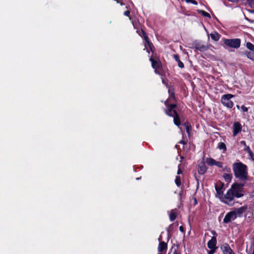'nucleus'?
<instances>
[{
  "mask_svg": "<svg viewBox=\"0 0 254 254\" xmlns=\"http://www.w3.org/2000/svg\"><path fill=\"white\" fill-rule=\"evenodd\" d=\"M244 184L235 183L227 191L223 198V202L229 205H232V201L235 197L239 198L244 195L243 193Z\"/></svg>",
  "mask_w": 254,
  "mask_h": 254,
  "instance_id": "nucleus-1",
  "label": "nucleus"
},
{
  "mask_svg": "<svg viewBox=\"0 0 254 254\" xmlns=\"http://www.w3.org/2000/svg\"><path fill=\"white\" fill-rule=\"evenodd\" d=\"M233 170L235 177L246 183L248 180L247 166L241 162L234 163L233 165Z\"/></svg>",
  "mask_w": 254,
  "mask_h": 254,
  "instance_id": "nucleus-2",
  "label": "nucleus"
},
{
  "mask_svg": "<svg viewBox=\"0 0 254 254\" xmlns=\"http://www.w3.org/2000/svg\"><path fill=\"white\" fill-rule=\"evenodd\" d=\"M169 92L170 96L165 102V105L166 106V109H165V112L167 115L170 117H173L175 114L177 113L175 110V108L177 107V105L175 104H170L169 103L172 102L173 100H175V93L174 92H172L170 89L169 90Z\"/></svg>",
  "mask_w": 254,
  "mask_h": 254,
  "instance_id": "nucleus-3",
  "label": "nucleus"
},
{
  "mask_svg": "<svg viewBox=\"0 0 254 254\" xmlns=\"http://www.w3.org/2000/svg\"><path fill=\"white\" fill-rule=\"evenodd\" d=\"M224 43L229 47L237 49L240 46L241 40L239 39H225L224 40Z\"/></svg>",
  "mask_w": 254,
  "mask_h": 254,
  "instance_id": "nucleus-4",
  "label": "nucleus"
},
{
  "mask_svg": "<svg viewBox=\"0 0 254 254\" xmlns=\"http://www.w3.org/2000/svg\"><path fill=\"white\" fill-rule=\"evenodd\" d=\"M192 48L200 51L204 52L209 49L210 45H205L201 42L195 40L192 44Z\"/></svg>",
  "mask_w": 254,
  "mask_h": 254,
  "instance_id": "nucleus-5",
  "label": "nucleus"
},
{
  "mask_svg": "<svg viewBox=\"0 0 254 254\" xmlns=\"http://www.w3.org/2000/svg\"><path fill=\"white\" fill-rule=\"evenodd\" d=\"M233 97V95L230 94H227L223 95L221 98L222 103L226 107L231 108L233 106V103L230 100V99Z\"/></svg>",
  "mask_w": 254,
  "mask_h": 254,
  "instance_id": "nucleus-6",
  "label": "nucleus"
},
{
  "mask_svg": "<svg viewBox=\"0 0 254 254\" xmlns=\"http://www.w3.org/2000/svg\"><path fill=\"white\" fill-rule=\"evenodd\" d=\"M144 41H145V43H144L145 48L147 50V52L148 54L150 53V52H153V49L154 48V46L153 44L149 41L148 37L146 35V33L144 32Z\"/></svg>",
  "mask_w": 254,
  "mask_h": 254,
  "instance_id": "nucleus-7",
  "label": "nucleus"
},
{
  "mask_svg": "<svg viewBox=\"0 0 254 254\" xmlns=\"http://www.w3.org/2000/svg\"><path fill=\"white\" fill-rule=\"evenodd\" d=\"M132 24L135 29H136V33L141 37H143V29L138 19L132 20Z\"/></svg>",
  "mask_w": 254,
  "mask_h": 254,
  "instance_id": "nucleus-8",
  "label": "nucleus"
},
{
  "mask_svg": "<svg viewBox=\"0 0 254 254\" xmlns=\"http://www.w3.org/2000/svg\"><path fill=\"white\" fill-rule=\"evenodd\" d=\"M236 218V215L232 211L228 212L225 216L223 219V222L225 223H228L231 222L232 220Z\"/></svg>",
  "mask_w": 254,
  "mask_h": 254,
  "instance_id": "nucleus-9",
  "label": "nucleus"
},
{
  "mask_svg": "<svg viewBox=\"0 0 254 254\" xmlns=\"http://www.w3.org/2000/svg\"><path fill=\"white\" fill-rule=\"evenodd\" d=\"M223 254H235L228 244H224L221 246Z\"/></svg>",
  "mask_w": 254,
  "mask_h": 254,
  "instance_id": "nucleus-10",
  "label": "nucleus"
},
{
  "mask_svg": "<svg viewBox=\"0 0 254 254\" xmlns=\"http://www.w3.org/2000/svg\"><path fill=\"white\" fill-rule=\"evenodd\" d=\"M224 183H220V186H215V190L217 192L216 195L218 196L223 201V198H224V196H223V192L221 190L222 188L224 187Z\"/></svg>",
  "mask_w": 254,
  "mask_h": 254,
  "instance_id": "nucleus-11",
  "label": "nucleus"
},
{
  "mask_svg": "<svg viewBox=\"0 0 254 254\" xmlns=\"http://www.w3.org/2000/svg\"><path fill=\"white\" fill-rule=\"evenodd\" d=\"M247 206H243L240 208H235L232 211L234 212L235 215H236V217L237 216L241 217L243 213H244L247 209Z\"/></svg>",
  "mask_w": 254,
  "mask_h": 254,
  "instance_id": "nucleus-12",
  "label": "nucleus"
},
{
  "mask_svg": "<svg viewBox=\"0 0 254 254\" xmlns=\"http://www.w3.org/2000/svg\"><path fill=\"white\" fill-rule=\"evenodd\" d=\"M242 130V126L239 122H235L233 125V135L236 136Z\"/></svg>",
  "mask_w": 254,
  "mask_h": 254,
  "instance_id": "nucleus-13",
  "label": "nucleus"
},
{
  "mask_svg": "<svg viewBox=\"0 0 254 254\" xmlns=\"http://www.w3.org/2000/svg\"><path fill=\"white\" fill-rule=\"evenodd\" d=\"M217 243L216 237L215 236H213L211 238V239L208 241L207 243V246L208 248L210 249H216V247Z\"/></svg>",
  "mask_w": 254,
  "mask_h": 254,
  "instance_id": "nucleus-14",
  "label": "nucleus"
},
{
  "mask_svg": "<svg viewBox=\"0 0 254 254\" xmlns=\"http://www.w3.org/2000/svg\"><path fill=\"white\" fill-rule=\"evenodd\" d=\"M207 168L204 162H201L198 167V172L199 174L202 175L206 171Z\"/></svg>",
  "mask_w": 254,
  "mask_h": 254,
  "instance_id": "nucleus-15",
  "label": "nucleus"
},
{
  "mask_svg": "<svg viewBox=\"0 0 254 254\" xmlns=\"http://www.w3.org/2000/svg\"><path fill=\"white\" fill-rule=\"evenodd\" d=\"M149 60L151 62V65L153 68L156 69L160 67V63H159L157 61L154 60L152 57L150 58Z\"/></svg>",
  "mask_w": 254,
  "mask_h": 254,
  "instance_id": "nucleus-16",
  "label": "nucleus"
},
{
  "mask_svg": "<svg viewBox=\"0 0 254 254\" xmlns=\"http://www.w3.org/2000/svg\"><path fill=\"white\" fill-rule=\"evenodd\" d=\"M167 248V245L166 243H165L164 242H160L158 248V250L159 252H162L164 250H166Z\"/></svg>",
  "mask_w": 254,
  "mask_h": 254,
  "instance_id": "nucleus-17",
  "label": "nucleus"
},
{
  "mask_svg": "<svg viewBox=\"0 0 254 254\" xmlns=\"http://www.w3.org/2000/svg\"><path fill=\"white\" fill-rule=\"evenodd\" d=\"M173 117L174 118V124L176 126H179L181 125V120H180V117H179L178 114L176 113L173 116Z\"/></svg>",
  "mask_w": 254,
  "mask_h": 254,
  "instance_id": "nucleus-18",
  "label": "nucleus"
},
{
  "mask_svg": "<svg viewBox=\"0 0 254 254\" xmlns=\"http://www.w3.org/2000/svg\"><path fill=\"white\" fill-rule=\"evenodd\" d=\"M210 36L211 38V39L215 41H217L219 40V39H220V35L217 32H212L210 34Z\"/></svg>",
  "mask_w": 254,
  "mask_h": 254,
  "instance_id": "nucleus-19",
  "label": "nucleus"
},
{
  "mask_svg": "<svg viewBox=\"0 0 254 254\" xmlns=\"http://www.w3.org/2000/svg\"><path fill=\"white\" fill-rule=\"evenodd\" d=\"M175 60L178 62V66L179 67L182 68L184 67V64L180 60L179 56L178 55H174L173 56Z\"/></svg>",
  "mask_w": 254,
  "mask_h": 254,
  "instance_id": "nucleus-20",
  "label": "nucleus"
},
{
  "mask_svg": "<svg viewBox=\"0 0 254 254\" xmlns=\"http://www.w3.org/2000/svg\"><path fill=\"white\" fill-rule=\"evenodd\" d=\"M207 164L209 166L215 165L216 161L212 158H207L206 160Z\"/></svg>",
  "mask_w": 254,
  "mask_h": 254,
  "instance_id": "nucleus-21",
  "label": "nucleus"
},
{
  "mask_svg": "<svg viewBox=\"0 0 254 254\" xmlns=\"http://www.w3.org/2000/svg\"><path fill=\"white\" fill-rule=\"evenodd\" d=\"M223 177L226 182H229L232 178V175L231 174L225 173L223 175Z\"/></svg>",
  "mask_w": 254,
  "mask_h": 254,
  "instance_id": "nucleus-22",
  "label": "nucleus"
},
{
  "mask_svg": "<svg viewBox=\"0 0 254 254\" xmlns=\"http://www.w3.org/2000/svg\"><path fill=\"white\" fill-rule=\"evenodd\" d=\"M177 217V214L175 212H174L173 211H171L170 214V219L171 221H174Z\"/></svg>",
  "mask_w": 254,
  "mask_h": 254,
  "instance_id": "nucleus-23",
  "label": "nucleus"
},
{
  "mask_svg": "<svg viewBox=\"0 0 254 254\" xmlns=\"http://www.w3.org/2000/svg\"><path fill=\"white\" fill-rule=\"evenodd\" d=\"M198 12L199 13H200L202 15L205 16V17H208V18H210L211 16H210V15L207 13V12H205L202 10H199L198 11Z\"/></svg>",
  "mask_w": 254,
  "mask_h": 254,
  "instance_id": "nucleus-24",
  "label": "nucleus"
},
{
  "mask_svg": "<svg viewBox=\"0 0 254 254\" xmlns=\"http://www.w3.org/2000/svg\"><path fill=\"white\" fill-rule=\"evenodd\" d=\"M246 47L249 50L254 51V45L252 43L250 42H247L246 44Z\"/></svg>",
  "mask_w": 254,
  "mask_h": 254,
  "instance_id": "nucleus-25",
  "label": "nucleus"
},
{
  "mask_svg": "<svg viewBox=\"0 0 254 254\" xmlns=\"http://www.w3.org/2000/svg\"><path fill=\"white\" fill-rule=\"evenodd\" d=\"M218 148L220 149H223L224 151L226 150V146L225 144L222 142H221L219 143Z\"/></svg>",
  "mask_w": 254,
  "mask_h": 254,
  "instance_id": "nucleus-26",
  "label": "nucleus"
},
{
  "mask_svg": "<svg viewBox=\"0 0 254 254\" xmlns=\"http://www.w3.org/2000/svg\"><path fill=\"white\" fill-rule=\"evenodd\" d=\"M246 55L247 56V57L252 60H254V54L253 53L251 52H246Z\"/></svg>",
  "mask_w": 254,
  "mask_h": 254,
  "instance_id": "nucleus-27",
  "label": "nucleus"
},
{
  "mask_svg": "<svg viewBox=\"0 0 254 254\" xmlns=\"http://www.w3.org/2000/svg\"><path fill=\"white\" fill-rule=\"evenodd\" d=\"M185 126L186 127V131L187 133L189 134L190 131L191 129V126L189 123H185L184 124Z\"/></svg>",
  "mask_w": 254,
  "mask_h": 254,
  "instance_id": "nucleus-28",
  "label": "nucleus"
},
{
  "mask_svg": "<svg viewBox=\"0 0 254 254\" xmlns=\"http://www.w3.org/2000/svg\"><path fill=\"white\" fill-rule=\"evenodd\" d=\"M175 183L178 187H179L181 186V179L179 176H176V179H175Z\"/></svg>",
  "mask_w": 254,
  "mask_h": 254,
  "instance_id": "nucleus-29",
  "label": "nucleus"
},
{
  "mask_svg": "<svg viewBox=\"0 0 254 254\" xmlns=\"http://www.w3.org/2000/svg\"><path fill=\"white\" fill-rule=\"evenodd\" d=\"M251 8H254V0H247Z\"/></svg>",
  "mask_w": 254,
  "mask_h": 254,
  "instance_id": "nucleus-30",
  "label": "nucleus"
},
{
  "mask_svg": "<svg viewBox=\"0 0 254 254\" xmlns=\"http://www.w3.org/2000/svg\"><path fill=\"white\" fill-rule=\"evenodd\" d=\"M186 2L187 3H191L194 5L197 4V2L195 0H186Z\"/></svg>",
  "mask_w": 254,
  "mask_h": 254,
  "instance_id": "nucleus-31",
  "label": "nucleus"
},
{
  "mask_svg": "<svg viewBox=\"0 0 254 254\" xmlns=\"http://www.w3.org/2000/svg\"><path fill=\"white\" fill-rule=\"evenodd\" d=\"M124 14L125 16L129 17L130 20H131V18L130 16V11H129V10H127V11H125L124 13Z\"/></svg>",
  "mask_w": 254,
  "mask_h": 254,
  "instance_id": "nucleus-32",
  "label": "nucleus"
},
{
  "mask_svg": "<svg viewBox=\"0 0 254 254\" xmlns=\"http://www.w3.org/2000/svg\"><path fill=\"white\" fill-rule=\"evenodd\" d=\"M215 165L218 166L219 168H222V162L216 161Z\"/></svg>",
  "mask_w": 254,
  "mask_h": 254,
  "instance_id": "nucleus-33",
  "label": "nucleus"
},
{
  "mask_svg": "<svg viewBox=\"0 0 254 254\" xmlns=\"http://www.w3.org/2000/svg\"><path fill=\"white\" fill-rule=\"evenodd\" d=\"M215 250L216 249H210V250L208 252V254H213L215 252Z\"/></svg>",
  "mask_w": 254,
  "mask_h": 254,
  "instance_id": "nucleus-34",
  "label": "nucleus"
},
{
  "mask_svg": "<svg viewBox=\"0 0 254 254\" xmlns=\"http://www.w3.org/2000/svg\"><path fill=\"white\" fill-rule=\"evenodd\" d=\"M241 109L243 110V111L245 112H248V108H247L246 107H245L244 106H242L241 107Z\"/></svg>",
  "mask_w": 254,
  "mask_h": 254,
  "instance_id": "nucleus-35",
  "label": "nucleus"
},
{
  "mask_svg": "<svg viewBox=\"0 0 254 254\" xmlns=\"http://www.w3.org/2000/svg\"><path fill=\"white\" fill-rule=\"evenodd\" d=\"M224 171H226L228 172H231V169L230 168H228L227 167H225V168L224 169Z\"/></svg>",
  "mask_w": 254,
  "mask_h": 254,
  "instance_id": "nucleus-36",
  "label": "nucleus"
},
{
  "mask_svg": "<svg viewBox=\"0 0 254 254\" xmlns=\"http://www.w3.org/2000/svg\"><path fill=\"white\" fill-rule=\"evenodd\" d=\"M246 150H248V151L249 152V154H251L252 153V151H251V150L250 149V147L249 146L247 147Z\"/></svg>",
  "mask_w": 254,
  "mask_h": 254,
  "instance_id": "nucleus-37",
  "label": "nucleus"
},
{
  "mask_svg": "<svg viewBox=\"0 0 254 254\" xmlns=\"http://www.w3.org/2000/svg\"><path fill=\"white\" fill-rule=\"evenodd\" d=\"M179 229H180V231H181L182 232H184V229L183 226H181L179 227Z\"/></svg>",
  "mask_w": 254,
  "mask_h": 254,
  "instance_id": "nucleus-38",
  "label": "nucleus"
},
{
  "mask_svg": "<svg viewBox=\"0 0 254 254\" xmlns=\"http://www.w3.org/2000/svg\"><path fill=\"white\" fill-rule=\"evenodd\" d=\"M173 254H181L179 252H178V250H175L174 252H173Z\"/></svg>",
  "mask_w": 254,
  "mask_h": 254,
  "instance_id": "nucleus-39",
  "label": "nucleus"
},
{
  "mask_svg": "<svg viewBox=\"0 0 254 254\" xmlns=\"http://www.w3.org/2000/svg\"><path fill=\"white\" fill-rule=\"evenodd\" d=\"M182 171L181 169L180 168H179L178 172H177V174H180L182 173Z\"/></svg>",
  "mask_w": 254,
  "mask_h": 254,
  "instance_id": "nucleus-40",
  "label": "nucleus"
},
{
  "mask_svg": "<svg viewBox=\"0 0 254 254\" xmlns=\"http://www.w3.org/2000/svg\"><path fill=\"white\" fill-rule=\"evenodd\" d=\"M250 156L251 157L252 159L253 160V158H254V155L253 153L252 152L251 154H249Z\"/></svg>",
  "mask_w": 254,
  "mask_h": 254,
  "instance_id": "nucleus-41",
  "label": "nucleus"
},
{
  "mask_svg": "<svg viewBox=\"0 0 254 254\" xmlns=\"http://www.w3.org/2000/svg\"><path fill=\"white\" fill-rule=\"evenodd\" d=\"M241 143L242 144H245V141H242L241 142Z\"/></svg>",
  "mask_w": 254,
  "mask_h": 254,
  "instance_id": "nucleus-42",
  "label": "nucleus"
},
{
  "mask_svg": "<svg viewBox=\"0 0 254 254\" xmlns=\"http://www.w3.org/2000/svg\"><path fill=\"white\" fill-rule=\"evenodd\" d=\"M180 143H183V144H185V142L184 141H183V140H182V141H181L180 142Z\"/></svg>",
  "mask_w": 254,
  "mask_h": 254,
  "instance_id": "nucleus-43",
  "label": "nucleus"
},
{
  "mask_svg": "<svg viewBox=\"0 0 254 254\" xmlns=\"http://www.w3.org/2000/svg\"><path fill=\"white\" fill-rule=\"evenodd\" d=\"M194 202H195V204L197 203V200H196V199L195 198H194Z\"/></svg>",
  "mask_w": 254,
  "mask_h": 254,
  "instance_id": "nucleus-44",
  "label": "nucleus"
},
{
  "mask_svg": "<svg viewBox=\"0 0 254 254\" xmlns=\"http://www.w3.org/2000/svg\"><path fill=\"white\" fill-rule=\"evenodd\" d=\"M237 108L239 109L240 108L239 105H237Z\"/></svg>",
  "mask_w": 254,
  "mask_h": 254,
  "instance_id": "nucleus-45",
  "label": "nucleus"
},
{
  "mask_svg": "<svg viewBox=\"0 0 254 254\" xmlns=\"http://www.w3.org/2000/svg\"><path fill=\"white\" fill-rule=\"evenodd\" d=\"M141 179V177H140V178H137L136 179V180H139V179Z\"/></svg>",
  "mask_w": 254,
  "mask_h": 254,
  "instance_id": "nucleus-46",
  "label": "nucleus"
},
{
  "mask_svg": "<svg viewBox=\"0 0 254 254\" xmlns=\"http://www.w3.org/2000/svg\"><path fill=\"white\" fill-rule=\"evenodd\" d=\"M250 12H254V10H251Z\"/></svg>",
  "mask_w": 254,
  "mask_h": 254,
  "instance_id": "nucleus-47",
  "label": "nucleus"
},
{
  "mask_svg": "<svg viewBox=\"0 0 254 254\" xmlns=\"http://www.w3.org/2000/svg\"><path fill=\"white\" fill-rule=\"evenodd\" d=\"M158 254H163V253H159Z\"/></svg>",
  "mask_w": 254,
  "mask_h": 254,
  "instance_id": "nucleus-48",
  "label": "nucleus"
}]
</instances>
